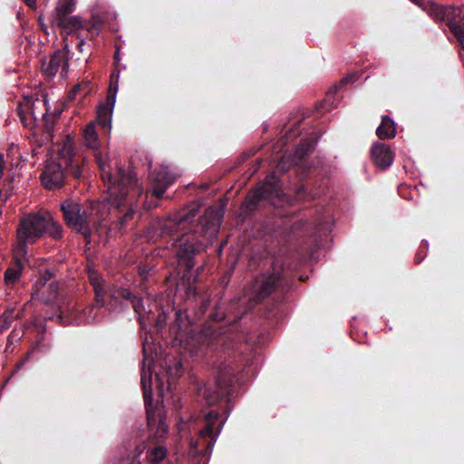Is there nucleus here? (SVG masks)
Returning <instances> with one entry per match:
<instances>
[{
    "label": "nucleus",
    "instance_id": "nucleus-28",
    "mask_svg": "<svg viewBox=\"0 0 464 464\" xmlns=\"http://www.w3.org/2000/svg\"><path fill=\"white\" fill-rule=\"evenodd\" d=\"M81 88H82V86H81L80 84L75 85V86L72 89V91L69 92V94H68L69 99H71V100L74 99V98L76 97V94H77L78 91H79Z\"/></svg>",
    "mask_w": 464,
    "mask_h": 464
},
{
    "label": "nucleus",
    "instance_id": "nucleus-33",
    "mask_svg": "<svg viewBox=\"0 0 464 464\" xmlns=\"http://www.w3.org/2000/svg\"><path fill=\"white\" fill-rule=\"evenodd\" d=\"M52 276L51 273L49 271L45 272V275L44 276V283H45L50 277Z\"/></svg>",
    "mask_w": 464,
    "mask_h": 464
},
{
    "label": "nucleus",
    "instance_id": "nucleus-4",
    "mask_svg": "<svg viewBox=\"0 0 464 464\" xmlns=\"http://www.w3.org/2000/svg\"><path fill=\"white\" fill-rule=\"evenodd\" d=\"M226 419L217 411H210L205 414L204 418V428L197 429L198 438L196 440H190V446L196 453L203 455L208 454L217 440L218 434L220 433ZM179 433L181 437L185 436V433L192 430H196L195 420H190L187 422H181L178 426Z\"/></svg>",
    "mask_w": 464,
    "mask_h": 464
},
{
    "label": "nucleus",
    "instance_id": "nucleus-1",
    "mask_svg": "<svg viewBox=\"0 0 464 464\" xmlns=\"http://www.w3.org/2000/svg\"><path fill=\"white\" fill-rule=\"evenodd\" d=\"M119 182H104L108 197L102 202L91 203L89 207L82 209L80 205L72 200H65L62 205L64 219L72 229L81 232L85 238L91 237L93 231L102 233L108 216L109 207L119 208L122 206L129 195L140 196L142 192L138 185L137 178L131 171L119 169Z\"/></svg>",
    "mask_w": 464,
    "mask_h": 464
},
{
    "label": "nucleus",
    "instance_id": "nucleus-12",
    "mask_svg": "<svg viewBox=\"0 0 464 464\" xmlns=\"http://www.w3.org/2000/svg\"><path fill=\"white\" fill-rule=\"evenodd\" d=\"M175 339L179 342L191 355H196L198 353L201 344L210 345L211 342L207 338V334L196 335L192 331L185 332L179 331Z\"/></svg>",
    "mask_w": 464,
    "mask_h": 464
},
{
    "label": "nucleus",
    "instance_id": "nucleus-31",
    "mask_svg": "<svg viewBox=\"0 0 464 464\" xmlns=\"http://www.w3.org/2000/svg\"><path fill=\"white\" fill-rule=\"evenodd\" d=\"M26 5L30 7H34L35 5L36 0H24Z\"/></svg>",
    "mask_w": 464,
    "mask_h": 464
},
{
    "label": "nucleus",
    "instance_id": "nucleus-14",
    "mask_svg": "<svg viewBox=\"0 0 464 464\" xmlns=\"http://www.w3.org/2000/svg\"><path fill=\"white\" fill-rule=\"evenodd\" d=\"M372 157L374 164L380 169H386L393 162V152L382 143H375L372 146Z\"/></svg>",
    "mask_w": 464,
    "mask_h": 464
},
{
    "label": "nucleus",
    "instance_id": "nucleus-35",
    "mask_svg": "<svg viewBox=\"0 0 464 464\" xmlns=\"http://www.w3.org/2000/svg\"><path fill=\"white\" fill-rule=\"evenodd\" d=\"M136 451H137V455L139 456L143 451V449L137 447Z\"/></svg>",
    "mask_w": 464,
    "mask_h": 464
},
{
    "label": "nucleus",
    "instance_id": "nucleus-16",
    "mask_svg": "<svg viewBox=\"0 0 464 464\" xmlns=\"http://www.w3.org/2000/svg\"><path fill=\"white\" fill-rule=\"evenodd\" d=\"M111 295L112 298L115 299L118 297H122L123 299L130 301V303L132 304L135 313L139 315L140 323L143 327V319L141 317V312L144 311V306L140 297L135 296L127 289H120L117 292L112 293Z\"/></svg>",
    "mask_w": 464,
    "mask_h": 464
},
{
    "label": "nucleus",
    "instance_id": "nucleus-10",
    "mask_svg": "<svg viewBox=\"0 0 464 464\" xmlns=\"http://www.w3.org/2000/svg\"><path fill=\"white\" fill-rule=\"evenodd\" d=\"M235 383V377L231 369H225L217 378V386L218 392H205L206 403L213 405L220 400L230 394L231 389Z\"/></svg>",
    "mask_w": 464,
    "mask_h": 464
},
{
    "label": "nucleus",
    "instance_id": "nucleus-39",
    "mask_svg": "<svg viewBox=\"0 0 464 464\" xmlns=\"http://www.w3.org/2000/svg\"><path fill=\"white\" fill-rule=\"evenodd\" d=\"M181 315H182L181 311L177 312V316H178V317H180Z\"/></svg>",
    "mask_w": 464,
    "mask_h": 464
},
{
    "label": "nucleus",
    "instance_id": "nucleus-21",
    "mask_svg": "<svg viewBox=\"0 0 464 464\" xmlns=\"http://www.w3.org/2000/svg\"><path fill=\"white\" fill-rule=\"evenodd\" d=\"M167 454V450L162 445H154L152 440L150 441V449L147 453V459L151 464H159L161 462Z\"/></svg>",
    "mask_w": 464,
    "mask_h": 464
},
{
    "label": "nucleus",
    "instance_id": "nucleus-18",
    "mask_svg": "<svg viewBox=\"0 0 464 464\" xmlns=\"http://www.w3.org/2000/svg\"><path fill=\"white\" fill-rule=\"evenodd\" d=\"M376 134L382 140L394 138L396 134L394 121L388 116H382V122L376 130Z\"/></svg>",
    "mask_w": 464,
    "mask_h": 464
},
{
    "label": "nucleus",
    "instance_id": "nucleus-40",
    "mask_svg": "<svg viewBox=\"0 0 464 464\" xmlns=\"http://www.w3.org/2000/svg\"><path fill=\"white\" fill-rule=\"evenodd\" d=\"M180 367H181V363H180V362H179V363L177 364V368H178V370H179Z\"/></svg>",
    "mask_w": 464,
    "mask_h": 464
},
{
    "label": "nucleus",
    "instance_id": "nucleus-9",
    "mask_svg": "<svg viewBox=\"0 0 464 464\" xmlns=\"http://www.w3.org/2000/svg\"><path fill=\"white\" fill-rule=\"evenodd\" d=\"M282 267L275 265L271 274H264L256 278L253 285L254 301H261L273 293L280 285Z\"/></svg>",
    "mask_w": 464,
    "mask_h": 464
},
{
    "label": "nucleus",
    "instance_id": "nucleus-38",
    "mask_svg": "<svg viewBox=\"0 0 464 464\" xmlns=\"http://www.w3.org/2000/svg\"><path fill=\"white\" fill-rule=\"evenodd\" d=\"M97 309L96 306H92L91 308H89V311L90 312H92V311H95Z\"/></svg>",
    "mask_w": 464,
    "mask_h": 464
},
{
    "label": "nucleus",
    "instance_id": "nucleus-13",
    "mask_svg": "<svg viewBox=\"0 0 464 464\" xmlns=\"http://www.w3.org/2000/svg\"><path fill=\"white\" fill-rule=\"evenodd\" d=\"M59 69H61L62 75L65 74L68 69L66 55L62 51L55 52L50 59L44 62L42 65L43 72L49 77L54 76Z\"/></svg>",
    "mask_w": 464,
    "mask_h": 464
},
{
    "label": "nucleus",
    "instance_id": "nucleus-11",
    "mask_svg": "<svg viewBox=\"0 0 464 464\" xmlns=\"http://www.w3.org/2000/svg\"><path fill=\"white\" fill-rule=\"evenodd\" d=\"M150 179L152 195L160 198L166 189L175 182L177 175L171 173L168 167L162 166L159 170L150 173Z\"/></svg>",
    "mask_w": 464,
    "mask_h": 464
},
{
    "label": "nucleus",
    "instance_id": "nucleus-8",
    "mask_svg": "<svg viewBox=\"0 0 464 464\" xmlns=\"http://www.w3.org/2000/svg\"><path fill=\"white\" fill-rule=\"evenodd\" d=\"M84 145L94 151V156L96 161L101 169V176L103 182H108L111 184V182H119L120 177L117 174V177H113L111 172V168L107 164V154L102 155L100 150V140L97 133V130L95 128V122H90L82 132ZM119 173V171L117 172Z\"/></svg>",
    "mask_w": 464,
    "mask_h": 464
},
{
    "label": "nucleus",
    "instance_id": "nucleus-41",
    "mask_svg": "<svg viewBox=\"0 0 464 464\" xmlns=\"http://www.w3.org/2000/svg\"><path fill=\"white\" fill-rule=\"evenodd\" d=\"M412 3L418 5V0H411Z\"/></svg>",
    "mask_w": 464,
    "mask_h": 464
},
{
    "label": "nucleus",
    "instance_id": "nucleus-30",
    "mask_svg": "<svg viewBox=\"0 0 464 464\" xmlns=\"http://www.w3.org/2000/svg\"><path fill=\"white\" fill-rule=\"evenodd\" d=\"M4 173V156L2 153H0V178L3 176Z\"/></svg>",
    "mask_w": 464,
    "mask_h": 464
},
{
    "label": "nucleus",
    "instance_id": "nucleus-25",
    "mask_svg": "<svg viewBox=\"0 0 464 464\" xmlns=\"http://www.w3.org/2000/svg\"><path fill=\"white\" fill-rule=\"evenodd\" d=\"M51 237L54 238H60L62 237V227L60 224L53 221V217L51 216V222L48 225L47 230Z\"/></svg>",
    "mask_w": 464,
    "mask_h": 464
},
{
    "label": "nucleus",
    "instance_id": "nucleus-3",
    "mask_svg": "<svg viewBox=\"0 0 464 464\" xmlns=\"http://www.w3.org/2000/svg\"><path fill=\"white\" fill-rule=\"evenodd\" d=\"M58 153L61 161L48 160L41 175L43 185L49 189L58 188L63 185V165L74 178L79 179L83 172L84 158L75 153L74 141L70 135H67L60 144Z\"/></svg>",
    "mask_w": 464,
    "mask_h": 464
},
{
    "label": "nucleus",
    "instance_id": "nucleus-34",
    "mask_svg": "<svg viewBox=\"0 0 464 464\" xmlns=\"http://www.w3.org/2000/svg\"><path fill=\"white\" fill-rule=\"evenodd\" d=\"M95 319H96V314H94L93 316H92L91 314H89L86 320H87L88 322H91V321H94Z\"/></svg>",
    "mask_w": 464,
    "mask_h": 464
},
{
    "label": "nucleus",
    "instance_id": "nucleus-22",
    "mask_svg": "<svg viewBox=\"0 0 464 464\" xmlns=\"http://www.w3.org/2000/svg\"><path fill=\"white\" fill-rule=\"evenodd\" d=\"M111 111H109L106 107H101L98 111L97 119L94 121L95 127L97 125L105 129L107 125L109 126V130H111Z\"/></svg>",
    "mask_w": 464,
    "mask_h": 464
},
{
    "label": "nucleus",
    "instance_id": "nucleus-24",
    "mask_svg": "<svg viewBox=\"0 0 464 464\" xmlns=\"http://www.w3.org/2000/svg\"><path fill=\"white\" fill-rule=\"evenodd\" d=\"M118 79H119V72L118 73H112L111 74V82L109 86V94H108V102L111 105L114 104L115 99H116V93L118 91Z\"/></svg>",
    "mask_w": 464,
    "mask_h": 464
},
{
    "label": "nucleus",
    "instance_id": "nucleus-27",
    "mask_svg": "<svg viewBox=\"0 0 464 464\" xmlns=\"http://www.w3.org/2000/svg\"><path fill=\"white\" fill-rule=\"evenodd\" d=\"M13 317V311L5 312L0 318V328H7L11 324V319Z\"/></svg>",
    "mask_w": 464,
    "mask_h": 464
},
{
    "label": "nucleus",
    "instance_id": "nucleus-6",
    "mask_svg": "<svg viewBox=\"0 0 464 464\" xmlns=\"http://www.w3.org/2000/svg\"><path fill=\"white\" fill-rule=\"evenodd\" d=\"M151 358L144 355L140 373V382L143 390V398L147 412V422L150 435L155 438H163L167 433V426L161 415V409L152 404L151 390Z\"/></svg>",
    "mask_w": 464,
    "mask_h": 464
},
{
    "label": "nucleus",
    "instance_id": "nucleus-15",
    "mask_svg": "<svg viewBox=\"0 0 464 464\" xmlns=\"http://www.w3.org/2000/svg\"><path fill=\"white\" fill-rule=\"evenodd\" d=\"M273 182H270V179L267 178L266 182L261 186L256 188L253 192L248 196L247 201L251 205H256L262 198L268 197L271 193H277L278 180H276L274 177L271 178Z\"/></svg>",
    "mask_w": 464,
    "mask_h": 464
},
{
    "label": "nucleus",
    "instance_id": "nucleus-32",
    "mask_svg": "<svg viewBox=\"0 0 464 464\" xmlns=\"http://www.w3.org/2000/svg\"><path fill=\"white\" fill-rule=\"evenodd\" d=\"M209 228H211V229H212V231H211V235H216L217 231H218L216 225H215V224H211V225L209 226Z\"/></svg>",
    "mask_w": 464,
    "mask_h": 464
},
{
    "label": "nucleus",
    "instance_id": "nucleus-19",
    "mask_svg": "<svg viewBox=\"0 0 464 464\" xmlns=\"http://www.w3.org/2000/svg\"><path fill=\"white\" fill-rule=\"evenodd\" d=\"M14 253V251L13 250ZM14 258L15 260V266L14 267H9L5 273V281L6 285L14 284L21 276L23 261L25 259V256H20L16 258L14 255Z\"/></svg>",
    "mask_w": 464,
    "mask_h": 464
},
{
    "label": "nucleus",
    "instance_id": "nucleus-7",
    "mask_svg": "<svg viewBox=\"0 0 464 464\" xmlns=\"http://www.w3.org/2000/svg\"><path fill=\"white\" fill-rule=\"evenodd\" d=\"M73 5V0H61L56 7V15L52 23L67 30H85L91 38L98 35L101 31L100 22L82 23L77 16L67 17L72 12Z\"/></svg>",
    "mask_w": 464,
    "mask_h": 464
},
{
    "label": "nucleus",
    "instance_id": "nucleus-37",
    "mask_svg": "<svg viewBox=\"0 0 464 464\" xmlns=\"http://www.w3.org/2000/svg\"><path fill=\"white\" fill-rule=\"evenodd\" d=\"M131 217V212H128L127 214H125V217L124 218H130Z\"/></svg>",
    "mask_w": 464,
    "mask_h": 464
},
{
    "label": "nucleus",
    "instance_id": "nucleus-5",
    "mask_svg": "<svg viewBox=\"0 0 464 464\" xmlns=\"http://www.w3.org/2000/svg\"><path fill=\"white\" fill-rule=\"evenodd\" d=\"M51 222L49 212L32 213L24 217L17 229V243L14 247L16 258L25 256L27 254V244L34 243L47 230Z\"/></svg>",
    "mask_w": 464,
    "mask_h": 464
},
{
    "label": "nucleus",
    "instance_id": "nucleus-2",
    "mask_svg": "<svg viewBox=\"0 0 464 464\" xmlns=\"http://www.w3.org/2000/svg\"><path fill=\"white\" fill-rule=\"evenodd\" d=\"M198 216V206L192 205L187 209L175 214L169 219L160 225V236H176L174 245L179 248L177 256L180 262H184L188 268L193 266L192 256L198 250L199 246L185 238L188 232H197L196 228L201 227V230L207 233L208 228H205V220L201 219L200 224H194Z\"/></svg>",
    "mask_w": 464,
    "mask_h": 464
},
{
    "label": "nucleus",
    "instance_id": "nucleus-26",
    "mask_svg": "<svg viewBox=\"0 0 464 464\" xmlns=\"http://www.w3.org/2000/svg\"><path fill=\"white\" fill-rule=\"evenodd\" d=\"M157 383H158V389L159 393L162 398L167 397L169 393H170V382L168 381L167 388H164V383L159 374H157Z\"/></svg>",
    "mask_w": 464,
    "mask_h": 464
},
{
    "label": "nucleus",
    "instance_id": "nucleus-29",
    "mask_svg": "<svg viewBox=\"0 0 464 464\" xmlns=\"http://www.w3.org/2000/svg\"><path fill=\"white\" fill-rule=\"evenodd\" d=\"M355 78V75L354 74H351L345 78H343L341 82L342 84H344L346 82H353Z\"/></svg>",
    "mask_w": 464,
    "mask_h": 464
},
{
    "label": "nucleus",
    "instance_id": "nucleus-36",
    "mask_svg": "<svg viewBox=\"0 0 464 464\" xmlns=\"http://www.w3.org/2000/svg\"><path fill=\"white\" fill-rule=\"evenodd\" d=\"M84 44V41L83 40H81L80 43H79V49L82 51V45Z\"/></svg>",
    "mask_w": 464,
    "mask_h": 464
},
{
    "label": "nucleus",
    "instance_id": "nucleus-17",
    "mask_svg": "<svg viewBox=\"0 0 464 464\" xmlns=\"http://www.w3.org/2000/svg\"><path fill=\"white\" fill-rule=\"evenodd\" d=\"M89 279L95 292L96 306H102L104 304L105 288L103 280L94 270H88Z\"/></svg>",
    "mask_w": 464,
    "mask_h": 464
},
{
    "label": "nucleus",
    "instance_id": "nucleus-23",
    "mask_svg": "<svg viewBox=\"0 0 464 464\" xmlns=\"http://www.w3.org/2000/svg\"><path fill=\"white\" fill-rule=\"evenodd\" d=\"M314 143H315L314 140L312 139L305 140L296 149L295 157L297 159H303L305 155H307L313 150Z\"/></svg>",
    "mask_w": 464,
    "mask_h": 464
},
{
    "label": "nucleus",
    "instance_id": "nucleus-20",
    "mask_svg": "<svg viewBox=\"0 0 464 464\" xmlns=\"http://www.w3.org/2000/svg\"><path fill=\"white\" fill-rule=\"evenodd\" d=\"M77 312L73 304H63L60 307V319L63 324H80L82 320L77 317Z\"/></svg>",
    "mask_w": 464,
    "mask_h": 464
}]
</instances>
